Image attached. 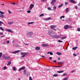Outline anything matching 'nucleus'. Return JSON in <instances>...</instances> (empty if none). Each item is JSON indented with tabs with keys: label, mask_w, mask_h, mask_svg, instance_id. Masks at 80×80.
<instances>
[{
	"label": "nucleus",
	"mask_w": 80,
	"mask_h": 80,
	"mask_svg": "<svg viewBox=\"0 0 80 80\" xmlns=\"http://www.w3.org/2000/svg\"><path fill=\"white\" fill-rule=\"evenodd\" d=\"M50 55H53V52H50Z\"/></svg>",
	"instance_id": "4c0bfd02"
},
{
	"label": "nucleus",
	"mask_w": 80,
	"mask_h": 80,
	"mask_svg": "<svg viewBox=\"0 0 80 80\" xmlns=\"http://www.w3.org/2000/svg\"><path fill=\"white\" fill-rule=\"evenodd\" d=\"M4 70H6L7 69V67L6 66H5L4 67Z\"/></svg>",
	"instance_id": "8fccbe9b"
},
{
	"label": "nucleus",
	"mask_w": 80,
	"mask_h": 80,
	"mask_svg": "<svg viewBox=\"0 0 80 80\" xmlns=\"http://www.w3.org/2000/svg\"><path fill=\"white\" fill-rule=\"evenodd\" d=\"M56 2V0H52V2H51V4L52 5H54V3H55V2Z\"/></svg>",
	"instance_id": "423d86ee"
},
{
	"label": "nucleus",
	"mask_w": 80,
	"mask_h": 80,
	"mask_svg": "<svg viewBox=\"0 0 80 80\" xmlns=\"http://www.w3.org/2000/svg\"><path fill=\"white\" fill-rule=\"evenodd\" d=\"M0 34L1 35H3V32H0Z\"/></svg>",
	"instance_id": "603ef678"
},
{
	"label": "nucleus",
	"mask_w": 80,
	"mask_h": 80,
	"mask_svg": "<svg viewBox=\"0 0 80 80\" xmlns=\"http://www.w3.org/2000/svg\"><path fill=\"white\" fill-rule=\"evenodd\" d=\"M66 38V37L64 36L62 38H61V40H63L64 39H65Z\"/></svg>",
	"instance_id": "b1692460"
},
{
	"label": "nucleus",
	"mask_w": 80,
	"mask_h": 80,
	"mask_svg": "<svg viewBox=\"0 0 80 80\" xmlns=\"http://www.w3.org/2000/svg\"><path fill=\"white\" fill-rule=\"evenodd\" d=\"M13 5H15V3H14L13 2L11 3Z\"/></svg>",
	"instance_id": "680f3d73"
},
{
	"label": "nucleus",
	"mask_w": 80,
	"mask_h": 80,
	"mask_svg": "<svg viewBox=\"0 0 80 80\" xmlns=\"http://www.w3.org/2000/svg\"><path fill=\"white\" fill-rule=\"evenodd\" d=\"M49 58L50 59V60H52V57H50Z\"/></svg>",
	"instance_id": "4d7b16f0"
},
{
	"label": "nucleus",
	"mask_w": 80,
	"mask_h": 80,
	"mask_svg": "<svg viewBox=\"0 0 80 80\" xmlns=\"http://www.w3.org/2000/svg\"><path fill=\"white\" fill-rule=\"evenodd\" d=\"M43 16H44V14H43L42 13V14L39 15V17H43Z\"/></svg>",
	"instance_id": "7c9ffc66"
},
{
	"label": "nucleus",
	"mask_w": 80,
	"mask_h": 80,
	"mask_svg": "<svg viewBox=\"0 0 80 80\" xmlns=\"http://www.w3.org/2000/svg\"><path fill=\"white\" fill-rule=\"evenodd\" d=\"M12 63V62H8V63L7 64V65L8 66V65H10V64Z\"/></svg>",
	"instance_id": "a878e982"
},
{
	"label": "nucleus",
	"mask_w": 80,
	"mask_h": 80,
	"mask_svg": "<svg viewBox=\"0 0 80 80\" xmlns=\"http://www.w3.org/2000/svg\"><path fill=\"white\" fill-rule=\"evenodd\" d=\"M63 4H62L59 5L58 7V8H60V7H62V6H63Z\"/></svg>",
	"instance_id": "bb28decb"
},
{
	"label": "nucleus",
	"mask_w": 80,
	"mask_h": 80,
	"mask_svg": "<svg viewBox=\"0 0 80 80\" xmlns=\"http://www.w3.org/2000/svg\"><path fill=\"white\" fill-rule=\"evenodd\" d=\"M5 30L6 31H7V32H11V33H13V31H12V30H11L10 29H6Z\"/></svg>",
	"instance_id": "39448f33"
},
{
	"label": "nucleus",
	"mask_w": 80,
	"mask_h": 80,
	"mask_svg": "<svg viewBox=\"0 0 80 80\" xmlns=\"http://www.w3.org/2000/svg\"><path fill=\"white\" fill-rule=\"evenodd\" d=\"M20 50L15 51L12 52V53H18V52H20Z\"/></svg>",
	"instance_id": "f8f14e48"
},
{
	"label": "nucleus",
	"mask_w": 80,
	"mask_h": 80,
	"mask_svg": "<svg viewBox=\"0 0 80 80\" xmlns=\"http://www.w3.org/2000/svg\"><path fill=\"white\" fill-rule=\"evenodd\" d=\"M27 12L28 13H31V11H30V10H28L27 11Z\"/></svg>",
	"instance_id": "de8ad7c7"
},
{
	"label": "nucleus",
	"mask_w": 80,
	"mask_h": 80,
	"mask_svg": "<svg viewBox=\"0 0 80 80\" xmlns=\"http://www.w3.org/2000/svg\"><path fill=\"white\" fill-rule=\"evenodd\" d=\"M65 5H68V3L67 2H65Z\"/></svg>",
	"instance_id": "3c124183"
},
{
	"label": "nucleus",
	"mask_w": 80,
	"mask_h": 80,
	"mask_svg": "<svg viewBox=\"0 0 80 80\" xmlns=\"http://www.w3.org/2000/svg\"><path fill=\"white\" fill-rule=\"evenodd\" d=\"M21 54L22 55V56H21V58H23V57H25L26 55H27L28 54V53L27 52H21Z\"/></svg>",
	"instance_id": "7ed1b4c3"
},
{
	"label": "nucleus",
	"mask_w": 80,
	"mask_h": 80,
	"mask_svg": "<svg viewBox=\"0 0 80 80\" xmlns=\"http://www.w3.org/2000/svg\"><path fill=\"white\" fill-rule=\"evenodd\" d=\"M48 10H52V9H51V8H50L49 7L48 8Z\"/></svg>",
	"instance_id": "ea45409f"
},
{
	"label": "nucleus",
	"mask_w": 80,
	"mask_h": 80,
	"mask_svg": "<svg viewBox=\"0 0 80 80\" xmlns=\"http://www.w3.org/2000/svg\"><path fill=\"white\" fill-rule=\"evenodd\" d=\"M7 43H10V41L9 40H8L7 42Z\"/></svg>",
	"instance_id": "09e8293b"
},
{
	"label": "nucleus",
	"mask_w": 80,
	"mask_h": 80,
	"mask_svg": "<svg viewBox=\"0 0 80 80\" xmlns=\"http://www.w3.org/2000/svg\"><path fill=\"white\" fill-rule=\"evenodd\" d=\"M34 23V22H29L28 23V25H30L31 24H33Z\"/></svg>",
	"instance_id": "5701e85b"
},
{
	"label": "nucleus",
	"mask_w": 80,
	"mask_h": 80,
	"mask_svg": "<svg viewBox=\"0 0 80 80\" xmlns=\"http://www.w3.org/2000/svg\"><path fill=\"white\" fill-rule=\"evenodd\" d=\"M52 19V18L50 17H49L46 19V20H51Z\"/></svg>",
	"instance_id": "412c9836"
},
{
	"label": "nucleus",
	"mask_w": 80,
	"mask_h": 80,
	"mask_svg": "<svg viewBox=\"0 0 80 80\" xmlns=\"http://www.w3.org/2000/svg\"><path fill=\"white\" fill-rule=\"evenodd\" d=\"M48 33L51 37H52L54 38H60V36H57L56 35H54L55 32L53 31H48Z\"/></svg>",
	"instance_id": "f257e3e1"
},
{
	"label": "nucleus",
	"mask_w": 80,
	"mask_h": 80,
	"mask_svg": "<svg viewBox=\"0 0 80 80\" xmlns=\"http://www.w3.org/2000/svg\"><path fill=\"white\" fill-rule=\"evenodd\" d=\"M62 67V66H57V67Z\"/></svg>",
	"instance_id": "052dcab7"
},
{
	"label": "nucleus",
	"mask_w": 80,
	"mask_h": 80,
	"mask_svg": "<svg viewBox=\"0 0 80 80\" xmlns=\"http://www.w3.org/2000/svg\"><path fill=\"white\" fill-rule=\"evenodd\" d=\"M62 18H65V16H61L60 18V19H61H61H62Z\"/></svg>",
	"instance_id": "cd10ccee"
},
{
	"label": "nucleus",
	"mask_w": 80,
	"mask_h": 80,
	"mask_svg": "<svg viewBox=\"0 0 80 80\" xmlns=\"http://www.w3.org/2000/svg\"><path fill=\"white\" fill-rule=\"evenodd\" d=\"M73 55L74 57H76V56H77V55H76V54L75 53H73Z\"/></svg>",
	"instance_id": "37998d69"
},
{
	"label": "nucleus",
	"mask_w": 80,
	"mask_h": 80,
	"mask_svg": "<svg viewBox=\"0 0 80 80\" xmlns=\"http://www.w3.org/2000/svg\"><path fill=\"white\" fill-rule=\"evenodd\" d=\"M29 80H32V77H29Z\"/></svg>",
	"instance_id": "a18cd8bd"
},
{
	"label": "nucleus",
	"mask_w": 80,
	"mask_h": 80,
	"mask_svg": "<svg viewBox=\"0 0 80 80\" xmlns=\"http://www.w3.org/2000/svg\"><path fill=\"white\" fill-rule=\"evenodd\" d=\"M56 54H57V55H62V53H61V52H56Z\"/></svg>",
	"instance_id": "a211bd4d"
},
{
	"label": "nucleus",
	"mask_w": 80,
	"mask_h": 80,
	"mask_svg": "<svg viewBox=\"0 0 80 80\" xmlns=\"http://www.w3.org/2000/svg\"><path fill=\"white\" fill-rule=\"evenodd\" d=\"M0 13H1V14H4V12H2V11H0Z\"/></svg>",
	"instance_id": "58836bf2"
},
{
	"label": "nucleus",
	"mask_w": 80,
	"mask_h": 80,
	"mask_svg": "<svg viewBox=\"0 0 80 80\" xmlns=\"http://www.w3.org/2000/svg\"><path fill=\"white\" fill-rule=\"evenodd\" d=\"M8 23L9 24H10V25H11V24H13V22L12 21L11 22H8Z\"/></svg>",
	"instance_id": "393cba45"
},
{
	"label": "nucleus",
	"mask_w": 80,
	"mask_h": 80,
	"mask_svg": "<svg viewBox=\"0 0 80 80\" xmlns=\"http://www.w3.org/2000/svg\"><path fill=\"white\" fill-rule=\"evenodd\" d=\"M68 78H66L62 79V80H68Z\"/></svg>",
	"instance_id": "f704fd0d"
},
{
	"label": "nucleus",
	"mask_w": 80,
	"mask_h": 80,
	"mask_svg": "<svg viewBox=\"0 0 80 80\" xmlns=\"http://www.w3.org/2000/svg\"><path fill=\"white\" fill-rule=\"evenodd\" d=\"M53 30H54V31H57V29H53Z\"/></svg>",
	"instance_id": "e2e57ef3"
},
{
	"label": "nucleus",
	"mask_w": 80,
	"mask_h": 80,
	"mask_svg": "<svg viewBox=\"0 0 80 80\" xmlns=\"http://www.w3.org/2000/svg\"><path fill=\"white\" fill-rule=\"evenodd\" d=\"M75 72V71H71V73H73V72Z\"/></svg>",
	"instance_id": "bf43d9fd"
},
{
	"label": "nucleus",
	"mask_w": 80,
	"mask_h": 80,
	"mask_svg": "<svg viewBox=\"0 0 80 80\" xmlns=\"http://www.w3.org/2000/svg\"><path fill=\"white\" fill-rule=\"evenodd\" d=\"M40 48L38 46L36 47L35 48V50H40Z\"/></svg>",
	"instance_id": "9b49d317"
},
{
	"label": "nucleus",
	"mask_w": 80,
	"mask_h": 80,
	"mask_svg": "<svg viewBox=\"0 0 80 80\" xmlns=\"http://www.w3.org/2000/svg\"><path fill=\"white\" fill-rule=\"evenodd\" d=\"M50 53V52L49 51V52H47L48 54H49Z\"/></svg>",
	"instance_id": "0e129e2a"
},
{
	"label": "nucleus",
	"mask_w": 80,
	"mask_h": 80,
	"mask_svg": "<svg viewBox=\"0 0 80 80\" xmlns=\"http://www.w3.org/2000/svg\"><path fill=\"white\" fill-rule=\"evenodd\" d=\"M64 63V62H58V64L59 65H63Z\"/></svg>",
	"instance_id": "dca6fc26"
},
{
	"label": "nucleus",
	"mask_w": 80,
	"mask_h": 80,
	"mask_svg": "<svg viewBox=\"0 0 80 80\" xmlns=\"http://www.w3.org/2000/svg\"><path fill=\"white\" fill-rule=\"evenodd\" d=\"M44 45L45 47H48V45L47 44H45Z\"/></svg>",
	"instance_id": "e433bc0d"
},
{
	"label": "nucleus",
	"mask_w": 80,
	"mask_h": 80,
	"mask_svg": "<svg viewBox=\"0 0 80 80\" xmlns=\"http://www.w3.org/2000/svg\"><path fill=\"white\" fill-rule=\"evenodd\" d=\"M23 73L24 75H26L27 73V70H26V69H24L23 71Z\"/></svg>",
	"instance_id": "2eb2a0df"
},
{
	"label": "nucleus",
	"mask_w": 80,
	"mask_h": 80,
	"mask_svg": "<svg viewBox=\"0 0 80 80\" xmlns=\"http://www.w3.org/2000/svg\"><path fill=\"white\" fill-rule=\"evenodd\" d=\"M70 2L71 3H76V2L73 0H70Z\"/></svg>",
	"instance_id": "9d476101"
},
{
	"label": "nucleus",
	"mask_w": 80,
	"mask_h": 80,
	"mask_svg": "<svg viewBox=\"0 0 80 80\" xmlns=\"http://www.w3.org/2000/svg\"><path fill=\"white\" fill-rule=\"evenodd\" d=\"M53 62H54V63H56L57 62V60H55L53 61Z\"/></svg>",
	"instance_id": "5fc2aeb1"
},
{
	"label": "nucleus",
	"mask_w": 80,
	"mask_h": 80,
	"mask_svg": "<svg viewBox=\"0 0 80 80\" xmlns=\"http://www.w3.org/2000/svg\"><path fill=\"white\" fill-rule=\"evenodd\" d=\"M57 8V7H56V6H54V7H53V8L54 9H55V10L56 9V8Z\"/></svg>",
	"instance_id": "6e6d98bb"
},
{
	"label": "nucleus",
	"mask_w": 80,
	"mask_h": 80,
	"mask_svg": "<svg viewBox=\"0 0 80 80\" xmlns=\"http://www.w3.org/2000/svg\"><path fill=\"white\" fill-rule=\"evenodd\" d=\"M2 58H3V59H6L7 57H6L5 54H4L3 55Z\"/></svg>",
	"instance_id": "f3484780"
},
{
	"label": "nucleus",
	"mask_w": 80,
	"mask_h": 80,
	"mask_svg": "<svg viewBox=\"0 0 80 80\" xmlns=\"http://www.w3.org/2000/svg\"><path fill=\"white\" fill-rule=\"evenodd\" d=\"M75 8L76 9H77V6H75Z\"/></svg>",
	"instance_id": "13d9d810"
},
{
	"label": "nucleus",
	"mask_w": 80,
	"mask_h": 80,
	"mask_svg": "<svg viewBox=\"0 0 80 80\" xmlns=\"http://www.w3.org/2000/svg\"><path fill=\"white\" fill-rule=\"evenodd\" d=\"M64 28L65 29H67L68 28V25H66V26H65L64 27Z\"/></svg>",
	"instance_id": "ddd939ff"
},
{
	"label": "nucleus",
	"mask_w": 80,
	"mask_h": 80,
	"mask_svg": "<svg viewBox=\"0 0 80 80\" xmlns=\"http://www.w3.org/2000/svg\"><path fill=\"white\" fill-rule=\"evenodd\" d=\"M8 13L9 14H11L12 13V12L9 10H8Z\"/></svg>",
	"instance_id": "a19ab883"
},
{
	"label": "nucleus",
	"mask_w": 80,
	"mask_h": 80,
	"mask_svg": "<svg viewBox=\"0 0 80 80\" xmlns=\"http://www.w3.org/2000/svg\"><path fill=\"white\" fill-rule=\"evenodd\" d=\"M57 76H58V74H54L53 75V77H57Z\"/></svg>",
	"instance_id": "473e14b6"
},
{
	"label": "nucleus",
	"mask_w": 80,
	"mask_h": 80,
	"mask_svg": "<svg viewBox=\"0 0 80 80\" xmlns=\"http://www.w3.org/2000/svg\"><path fill=\"white\" fill-rule=\"evenodd\" d=\"M63 72H64V71H59L57 72V73H63Z\"/></svg>",
	"instance_id": "4be33fe9"
},
{
	"label": "nucleus",
	"mask_w": 80,
	"mask_h": 80,
	"mask_svg": "<svg viewBox=\"0 0 80 80\" xmlns=\"http://www.w3.org/2000/svg\"><path fill=\"white\" fill-rule=\"evenodd\" d=\"M25 68V67H22L21 68H19L18 70L19 71H21L22 70H24Z\"/></svg>",
	"instance_id": "6e6552de"
},
{
	"label": "nucleus",
	"mask_w": 80,
	"mask_h": 80,
	"mask_svg": "<svg viewBox=\"0 0 80 80\" xmlns=\"http://www.w3.org/2000/svg\"><path fill=\"white\" fill-rule=\"evenodd\" d=\"M65 75H67V74L64 73L62 74V76L63 77L64 76H65Z\"/></svg>",
	"instance_id": "49530a36"
},
{
	"label": "nucleus",
	"mask_w": 80,
	"mask_h": 80,
	"mask_svg": "<svg viewBox=\"0 0 80 80\" xmlns=\"http://www.w3.org/2000/svg\"><path fill=\"white\" fill-rule=\"evenodd\" d=\"M0 17L1 18H4V17H4V15H3V14H1L0 15Z\"/></svg>",
	"instance_id": "4468645a"
},
{
	"label": "nucleus",
	"mask_w": 80,
	"mask_h": 80,
	"mask_svg": "<svg viewBox=\"0 0 80 80\" xmlns=\"http://www.w3.org/2000/svg\"><path fill=\"white\" fill-rule=\"evenodd\" d=\"M58 42L59 43H62V42H63V41H61L60 40H58Z\"/></svg>",
	"instance_id": "c756f323"
},
{
	"label": "nucleus",
	"mask_w": 80,
	"mask_h": 80,
	"mask_svg": "<svg viewBox=\"0 0 80 80\" xmlns=\"http://www.w3.org/2000/svg\"><path fill=\"white\" fill-rule=\"evenodd\" d=\"M34 7V4H31L30 5V6L29 7V10H30L33 8Z\"/></svg>",
	"instance_id": "20e7f679"
},
{
	"label": "nucleus",
	"mask_w": 80,
	"mask_h": 80,
	"mask_svg": "<svg viewBox=\"0 0 80 80\" xmlns=\"http://www.w3.org/2000/svg\"><path fill=\"white\" fill-rule=\"evenodd\" d=\"M42 47H45V44H42Z\"/></svg>",
	"instance_id": "864d4df0"
},
{
	"label": "nucleus",
	"mask_w": 80,
	"mask_h": 80,
	"mask_svg": "<svg viewBox=\"0 0 80 80\" xmlns=\"http://www.w3.org/2000/svg\"><path fill=\"white\" fill-rule=\"evenodd\" d=\"M12 69L14 70V71H15L16 70V68L15 67H13L12 68Z\"/></svg>",
	"instance_id": "2f4dec72"
},
{
	"label": "nucleus",
	"mask_w": 80,
	"mask_h": 80,
	"mask_svg": "<svg viewBox=\"0 0 80 80\" xmlns=\"http://www.w3.org/2000/svg\"><path fill=\"white\" fill-rule=\"evenodd\" d=\"M33 35V32H27V36L28 37H31V35Z\"/></svg>",
	"instance_id": "f03ea898"
},
{
	"label": "nucleus",
	"mask_w": 80,
	"mask_h": 80,
	"mask_svg": "<svg viewBox=\"0 0 80 80\" xmlns=\"http://www.w3.org/2000/svg\"><path fill=\"white\" fill-rule=\"evenodd\" d=\"M5 37V36L4 35H3L1 37V38H2V37Z\"/></svg>",
	"instance_id": "69168bd1"
},
{
	"label": "nucleus",
	"mask_w": 80,
	"mask_h": 80,
	"mask_svg": "<svg viewBox=\"0 0 80 80\" xmlns=\"http://www.w3.org/2000/svg\"><path fill=\"white\" fill-rule=\"evenodd\" d=\"M0 29L1 30H2V31H3V30H4L3 28L2 27H0Z\"/></svg>",
	"instance_id": "72a5a7b5"
},
{
	"label": "nucleus",
	"mask_w": 80,
	"mask_h": 80,
	"mask_svg": "<svg viewBox=\"0 0 80 80\" xmlns=\"http://www.w3.org/2000/svg\"><path fill=\"white\" fill-rule=\"evenodd\" d=\"M10 59V57L9 56L6 57V60H9Z\"/></svg>",
	"instance_id": "6ab92c4d"
},
{
	"label": "nucleus",
	"mask_w": 80,
	"mask_h": 80,
	"mask_svg": "<svg viewBox=\"0 0 80 80\" xmlns=\"http://www.w3.org/2000/svg\"><path fill=\"white\" fill-rule=\"evenodd\" d=\"M69 10H70V8H67L65 10V12H69Z\"/></svg>",
	"instance_id": "1a4fd4ad"
},
{
	"label": "nucleus",
	"mask_w": 80,
	"mask_h": 80,
	"mask_svg": "<svg viewBox=\"0 0 80 80\" xmlns=\"http://www.w3.org/2000/svg\"><path fill=\"white\" fill-rule=\"evenodd\" d=\"M68 28H72V26H69V25H68Z\"/></svg>",
	"instance_id": "79ce46f5"
},
{
	"label": "nucleus",
	"mask_w": 80,
	"mask_h": 80,
	"mask_svg": "<svg viewBox=\"0 0 80 80\" xmlns=\"http://www.w3.org/2000/svg\"><path fill=\"white\" fill-rule=\"evenodd\" d=\"M50 28L51 29H53V28H56V26L51 25L50 26Z\"/></svg>",
	"instance_id": "0eeeda50"
},
{
	"label": "nucleus",
	"mask_w": 80,
	"mask_h": 80,
	"mask_svg": "<svg viewBox=\"0 0 80 80\" xmlns=\"http://www.w3.org/2000/svg\"><path fill=\"white\" fill-rule=\"evenodd\" d=\"M2 56V52L0 53V57H1Z\"/></svg>",
	"instance_id": "c03bdc74"
},
{
	"label": "nucleus",
	"mask_w": 80,
	"mask_h": 80,
	"mask_svg": "<svg viewBox=\"0 0 80 80\" xmlns=\"http://www.w3.org/2000/svg\"><path fill=\"white\" fill-rule=\"evenodd\" d=\"M77 31L78 32H80V28H78L77 29Z\"/></svg>",
	"instance_id": "c9c22d12"
},
{
	"label": "nucleus",
	"mask_w": 80,
	"mask_h": 80,
	"mask_svg": "<svg viewBox=\"0 0 80 80\" xmlns=\"http://www.w3.org/2000/svg\"><path fill=\"white\" fill-rule=\"evenodd\" d=\"M47 0H42V2H45Z\"/></svg>",
	"instance_id": "774afa93"
},
{
	"label": "nucleus",
	"mask_w": 80,
	"mask_h": 80,
	"mask_svg": "<svg viewBox=\"0 0 80 80\" xmlns=\"http://www.w3.org/2000/svg\"><path fill=\"white\" fill-rule=\"evenodd\" d=\"M2 24H3V22L1 21H0V26H2Z\"/></svg>",
	"instance_id": "c85d7f7f"
},
{
	"label": "nucleus",
	"mask_w": 80,
	"mask_h": 80,
	"mask_svg": "<svg viewBox=\"0 0 80 80\" xmlns=\"http://www.w3.org/2000/svg\"><path fill=\"white\" fill-rule=\"evenodd\" d=\"M78 48V47H76L74 48H72V50H76V49H77V48Z\"/></svg>",
	"instance_id": "aec40b11"
},
{
	"label": "nucleus",
	"mask_w": 80,
	"mask_h": 80,
	"mask_svg": "<svg viewBox=\"0 0 80 80\" xmlns=\"http://www.w3.org/2000/svg\"><path fill=\"white\" fill-rule=\"evenodd\" d=\"M58 60H60V58H58Z\"/></svg>",
	"instance_id": "338daca9"
}]
</instances>
